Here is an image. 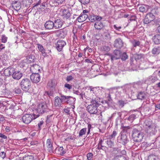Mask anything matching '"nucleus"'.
Returning <instances> with one entry per match:
<instances>
[{
  "label": "nucleus",
  "instance_id": "864d4df0",
  "mask_svg": "<svg viewBox=\"0 0 160 160\" xmlns=\"http://www.w3.org/2000/svg\"><path fill=\"white\" fill-rule=\"evenodd\" d=\"M14 92L16 93L17 94H20L21 92V90L19 88H15L14 90Z\"/></svg>",
  "mask_w": 160,
  "mask_h": 160
},
{
  "label": "nucleus",
  "instance_id": "680f3d73",
  "mask_svg": "<svg viewBox=\"0 0 160 160\" xmlns=\"http://www.w3.org/2000/svg\"><path fill=\"white\" fill-rule=\"evenodd\" d=\"M103 50L106 52H108L110 50V48L107 46H104L102 48Z\"/></svg>",
  "mask_w": 160,
  "mask_h": 160
},
{
  "label": "nucleus",
  "instance_id": "a211bd4d",
  "mask_svg": "<svg viewBox=\"0 0 160 160\" xmlns=\"http://www.w3.org/2000/svg\"><path fill=\"white\" fill-rule=\"evenodd\" d=\"M15 68H12L8 67L5 69L4 71V74L6 76L9 77L12 75L14 71Z\"/></svg>",
  "mask_w": 160,
  "mask_h": 160
},
{
  "label": "nucleus",
  "instance_id": "a18cd8bd",
  "mask_svg": "<svg viewBox=\"0 0 160 160\" xmlns=\"http://www.w3.org/2000/svg\"><path fill=\"white\" fill-rule=\"evenodd\" d=\"M53 114H52L50 115H48L47 117V119L46 120V122L47 124L50 123L52 121L51 118Z\"/></svg>",
  "mask_w": 160,
  "mask_h": 160
},
{
  "label": "nucleus",
  "instance_id": "2f4dec72",
  "mask_svg": "<svg viewBox=\"0 0 160 160\" xmlns=\"http://www.w3.org/2000/svg\"><path fill=\"white\" fill-rule=\"evenodd\" d=\"M158 78L156 76H149L148 78V81L150 83H154L157 80Z\"/></svg>",
  "mask_w": 160,
  "mask_h": 160
},
{
  "label": "nucleus",
  "instance_id": "58836bf2",
  "mask_svg": "<svg viewBox=\"0 0 160 160\" xmlns=\"http://www.w3.org/2000/svg\"><path fill=\"white\" fill-rule=\"evenodd\" d=\"M58 151L59 152L58 154L62 156L66 152V151L64 150L62 147H60L58 148Z\"/></svg>",
  "mask_w": 160,
  "mask_h": 160
},
{
  "label": "nucleus",
  "instance_id": "774afa93",
  "mask_svg": "<svg viewBox=\"0 0 160 160\" xmlns=\"http://www.w3.org/2000/svg\"><path fill=\"white\" fill-rule=\"evenodd\" d=\"M43 123V121L42 120L40 121V122L38 124V127L39 129H41V126Z\"/></svg>",
  "mask_w": 160,
  "mask_h": 160
},
{
  "label": "nucleus",
  "instance_id": "9d476101",
  "mask_svg": "<svg viewBox=\"0 0 160 160\" xmlns=\"http://www.w3.org/2000/svg\"><path fill=\"white\" fill-rule=\"evenodd\" d=\"M23 122L26 124L30 123L32 120L33 117L32 115L26 114L23 115L22 118Z\"/></svg>",
  "mask_w": 160,
  "mask_h": 160
},
{
  "label": "nucleus",
  "instance_id": "c85d7f7f",
  "mask_svg": "<svg viewBox=\"0 0 160 160\" xmlns=\"http://www.w3.org/2000/svg\"><path fill=\"white\" fill-rule=\"evenodd\" d=\"M37 45L38 50L42 54V55H46L45 50L44 49L43 46L41 44L39 43H38Z\"/></svg>",
  "mask_w": 160,
  "mask_h": 160
},
{
  "label": "nucleus",
  "instance_id": "f3484780",
  "mask_svg": "<svg viewBox=\"0 0 160 160\" xmlns=\"http://www.w3.org/2000/svg\"><path fill=\"white\" fill-rule=\"evenodd\" d=\"M46 145L48 148V151L50 153H53V148L52 143L51 142L50 139H48L47 140Z\"/></svg>",
  "mask_w": 160,
  "mask_h": 160
},
{
  "label": "nucleus",
  "instance_id": "338daca9",
  "mask_svg": "<svg viewBox=\"0 0 160 160\" xmlns=\"http://www.w3.org/2000/svg\"><path fill=\"white\" fill-rule=\"evenodd\" d=\"M6 157V153L4 152H0V157L3 159Z\"/></svg>",
  "mask_w": 160,
  "mask_h": 160
},
{
  "label": "nucleus",
  "instance_id": "0e129e2a",
  "mask_svg": "<svg viewBox=\"0 0 160 160\" xmlns=\"http://www.w3.org/2000/svg\"><path fill=\"white\" fill-rule=\"evenodd\" d=\"M104 36L105 39H109L111 38L110 34L108 32L105 33H104Z\"/></svg>",
  "mask_w": 160,
  "mask_h": 160
},
{
  "label": "nucleus",
  "instance_id": "39448f33",
  "mask_svg": "<svg viewBox=\"0 0 160 160\" xmlns=\"http://www.w3.org/2000/svg\"><path fill=\"white\" fill-rule=\"evenodd\" d=\"M114 151L116 155L113 160H127L124 156L119 154L121 153V151L119 148L115 149Z\"/></svg>",
  "mask_w": 160,
  "mask_h": 160
},
{
  "label": "nucleus",
  "instance_id": "6e6d98bb",
  "mask_svg": "<svg viewBox=\"0 0 160 160\" xmlns=\"http://www.w3.org/2000/svg\"><path fill=\"white\" fill-rule=\"evenodd\" d=\"M117 134V132L116 131H113L112 134L110 135L109 138L110 139L114 138Z\"/></svg>",
  "mask_w": 160,
  "mask_h": 160
},
{
  "label": "nucleus",
  "instance_id": "9b49d317",
  "mask_svg": "<svg viewBox=\"0 0 160 160\" xmlns=\"http://www.w3.org/2000/svg\"><path fill=\"white\" fill-rule=\"evenodd\" d=\"M118 141L122 144L125 145L128 142L126 135L125 134H122L121 136L118 137Z\"/></svg>",
  "mask_w": 160,
  "mask_h": 160
},
{
  "label": "nucleus",
  "instance_id": "ddd939ff",
  "mask_svg": "<svg viewBox=\"0 0 160 160\" xmlns=\"http://www.w3.org/2000/svg\"><path fill=\"white\" fill-rule=\"evenodd\" d=\"M64 102L70 105L73 104L75 103L76 99L71 96L64 95Z\"/></svg>",
  "mask_w": 160,
  "mask_h": 160
},
{
  "label": "nucleus",
  "instance_id": "09e8293b",
  "mask_svg": "<svg viewBox=\"0 0 160 160\" xmlns=\"http://www.w3.org/2000/svg\"><path fill=\"white\" fill-rule=\"evenodd\" d=\"M148 160H158V158L155 155H150L148 157Z\"/></svg>",
  "mask_w": 160,
  "mask_h": 160
},
{
  "label": "nucleus",
  "instance_id": "6ab92c4d",
  "mask_svg": "<svg viewBox=\"0 0 160 160\" xmlns=\"http://www.w3.org/2000/svg\"><path fill=\"white\" fill-rule=\"evenodd\" d=\"M12 7L14 10L18 11L21 8V4L20 2L18 1H14L12 2Z\"/></svg>",
  "mask_w": 160,
  "mask_h": 160
},
{
  "label": "nucleus",
  "instance_id": "052dcab7",
  "mask_svg": "<svg viewBox=\"0 0 160 160\" xmlns=\"http://www.w3.org/2000/svg\"><path fill=\"white\" fill-rule=\"evenodd\" d=\"M93 155L91 153H88L87 155L88 160H91L92 158Z\"/></svg>",
  "mask_w": 160,
  "mask_h": 160
},
{
  "label": "nucleus",
  "instance_id": "423d86ee",
  "mask_svg": "<svg viewBox=\"0 0 160 160\" xmlns=\"http://www.w3.org/2000/svg\"><path fill=\"white\" fill-rule=\"evenodd\" d=\"M60 95V97L57 96L54 99V105L55 106L60 107L61 104L64 102V95L62 94L61 93H59Z\"/></svg>",
  "mask_w": 160,
  "mask_h": 160
},
{
  "label": "nucleus",
  "instance_id": "72a5a7b5",
  "mask_svg": "<svg viewBox=\"0 0 160 160\" xmlns=\"http://www.w3.org/2000/svg\"><path fill=\"white\" fill-rule=\"evenodd\" d=\"M32 1V0H22L23 5L27 7L31 4Z\"/></svg>",
  "mask_w": 160,
  "mask_h": 160
},
{
  "label": "nucleus",
  "instance_id": "69168bd1",
  "mask_svg": "<svg viewBox=\"0 0 160 160\" xmlns=\"http://www.w3.org/2000/svg\"><path fill=\"white\" fill-rule=\"evenodd\" d=\"M64 87L69 90H70L72 88V86L71 85L67 83L65 84Z\"/></svg>",
  "mask_w": 160,
  "mask_h": 160
},
{
  "label": "nucleus",
  "instance_id": "473e14b6",
  "mask_svg": "<svg viewBox=\"0 0 160 160\" xmlns=\"http://www.w3.org/2000/svg\"><path fill=\"white\" fill-rule=\"evenodd\" d=\"M152 52L153 54H158L160 53V47H154L152 49Z\"/></svg>",
  "mask_w": 160,
  "mask_h": 160
},
{
  "label": "nucleus",
  "instance_id": "7ed1b4c3",
  "mask_svg": "<svg viewBox=\"0 0 160 160\" xmlns=\"http://www.w3.org/2000/svg\"><path fill=\"white\" fill-rule=\"evenodd\" d=\"M31 82L28 78L23 79L20 83L22 89L25 92H28L31 88Z\"/></svg>",
  "mask_w": 160,
  "mask_h": 160
},
{
  "label": "nucleus",
  "instance_id": "f03ea898",
  "mask_svg": "<svg viewBox=\"0 0 160 160\" xmlns=\"http://www.w3.org/2000/svg\"><path fill=\"white\" fill-rule=\"evenodd\" d=\"M143 136L141 132L137 129L134 128L132 131V137L136 142H140L143 139Z\"/></svg>",
  "mask_w": 160,
  "mask_h": 160
},
{
  "label": "nucleus",
  "instance_id": "2eb2a0df",
  "mask_svg": "<svg viewBox=\"0 0 160 160\" xmlns=\"http://www.w3.org/2000/svg\"><path fill=\"white\" fill-rule=\"evenodd\" d=\"M94 27L97 30H101L104 28L105 24L101 21L96 22L94 24Z\"/></svg>",
  "mask_w": 160,
  "mask_h": 160
},
{
  "label": "nucleus",
  "instance_id": "f704fd0d",
  "mask_svg": "<svg viewBox=\"0 0 160 160\" xmlns=\"http://www.w3.org/2000/svg\"><path fill=\"white\" fill-rule=\"evenodd\" d=\"M154 129V126L153 125L148 127H145V130L146 132L147 133H151Z\"/></svg>",
  "mask_w": 160,
  "mask_h": 160
},
{
  "label": "nucleus",
  "instance_id": "bf43d9fd",
  "mask_svg": "<svg viewBox=\"0 0 160 160\" xmlns=\"http://www.w3.org/2000/svg\"><path fill=\"white\" fill-rule=\"evenodd\" d=\"M145 127H148V126H150L152 125V123L150 121H146L145 122Z\"/></svg>",
  "mask_w": 160,
  "mask_h": 160
},
{
  "label": "nucleus",
  "instance_id": "4468645a",
  "mask_svg": "<svg viewBox=\"0 0 160 160\" xmlns=\"http://www.w3.org/2000/svg\"><path fill=\"white\" fill-rule=\"evenodd\" d=\"M22 76V73L20 71L16 70L15 69L14 71L12 74V76L13 78L16 80L20 79Z\"/></svg>",
  "mask_w": 160,
  "mask_h": 160
},
{
  "label": "nucleus",
  "instance_id": "5701e85b",
  "mask_svg": "<svg viewBox=\"0 0 160 160\" xmlns=\"http://www.w3.org/2000/svg\"><path fill=\"white\" fill-rule=\"evenodd\" d=\"M130 42L133 48L136 47L138 46L141 47L142 46L141 44V42L138 40L133 39L130 40Z\"/></svg>",
  "mask_w": 160,
  "mask_h": 160
},
{
  "label": "nucleus",
  "instance_id": "c756f323",
  "mask_svg": "<svg viewBox=\"0 0 160 160\" xmlns=\"http://www.w3.org/2000/svg\"><path fill=\"white\" fill-rule=\"evenodd\" d=\"M154 42L156 44L160 43V35L156 34L152 38Z\"/></svg>",
  "mask_w": 160,
  "mask_h": 160
},
{
  "label": "nucleus",
  "instance_id": "37998d69",
  "mask_svg": "<svg viewBox=\"0 0 160 160\" xmlns=\"http://www.w3.org/2000/svg\"><path fill=\"white\" fill-rule=\"evenodd\" d=\"M107 144V141L106 139H100L99 142V144L100 146H105V144Z\"/></svg>",
  "mask_w": 160,
  "mask_h": 160
},
{
  "label": "nucleus",
  "instance_id": "20e7f679",
  "mask_svg": "<svg viewBox=\"0 0 160 160\" xmlns=\"http://www.w3.org/2000/svg\"><path fill=\"white\" fill-rule=\"evenodd\" d=\"M48 105L44 102L39 103L37 108V112L39 114H42L48 111Z\"/></svg>",
  "mask_w": 160,
  "mask_h": 160
},
{
  "label": "nucleus",
  "instance_id": "b1692460",
  "mask_svg": "<svg viewBox=\"0 0 160 160\" xmlns=\"http://www.w3.org/2000/svg\"><path fill=\"white\" fill-rule=\"evenodd\" d=\"M56 33L58 36L61 38H64L66 35L65 31L63 29H60L57 31Z\"/></svg>",
  "mask_w": 160,
  "mask_h": 160
},
{
  "label": "nucleus",
  "instance_id": "5fc2aeb1",
  "mask_svg": "<svg viewBox=\"0 0 160 160\" xmlns=\"http://www.w3.org/2000/svg\"><path fill=\"white\" fill-rule=\"evenodd\" d=\"M89 19L92 22H94L95 21V15L91 16L89 17Z\"/></svg>",
  "mask_w": 160,
  "mask_h": 160
},
{
  "label": "nucleus",
  "instance_id": "c03bdc74",
  "mask_svg": "<svg viewBox=\"0 0 160 160\" xmlns=\"http://www.w3.org/2000/svg\"><path fill=\"white\" fill-rule=\"evenodd\" d=\"M130 128L129 126H124L122 123V124L121 128L124 132H127L128 131V130Z\"/></svg>",
  "mask_w": 160,
  "mask_h": 160
},
{
  "label": "nucleus",
  "instance_id": "603ef678",
  "mask_svg": "<svg viewBox=\"0 0 160 160\" xmlns=\"http://www.w3.org/2000/svg\"><path fill=\"white\" fill-rule=\"evenodd\" d=\"M8 38L5 35H2V37L1 41L2 42L5 43L7 42Z\"/></svg>",
  "mask_w": 160,
  "mask_h": 160
},
{
  "label": "nucleus",
  "instance_id": "393cba45",
  "mask_svg": "<svg viewBox=\"0 0 160 160\" xmlns=\"http://www.w3.org/2000/svg\"><path fill=\"white\" fill-rule=\"evenodd\" d=\"M88 17V16L87 14H81L77 18V20L78 22H82L85 21Z\"/></svg>",
  "mask_w": 160,
  "mask_h": 160
},
{
  "label": "nucleus",
  "instance_id": "0eeeda50",
  "mask_svg": "<svg viewBox=\"0 0 160 160\" xmlns=\"http://www.w3.org/2000/svg\"><path fill=\"white\" fill-rule=\"evenodd\" d=\"M155 19V16L151 12L147 13L143 20V22L146 24L149 23Z\"/></svg>",
  "mask_w": 160,
  "mask_h": 160
},
{
  "label": "nucleus",
  "instance_id": "a19ab883",
  "mask_svg": "<svg viewBox=\"0 0 160 160\" xmlns=\"http://www.w3.org/2000/svg\"><path fill=\"white\" fill-rule=\"evenodd\" d=\"M127 102L126 101L120 100L118 101V104L119 106L121 108H122L125 104H126Z\"/></svg>",
  "mask_w": 160,
  "mask_h": 160
},
{
  "label": "nucleus",
  "instance_id": "8fccbe9b",
  "mask_svg": "<svg viewBox=\"0 0 160 160\" xmlns=\"http://www.w3.org/2000/svg\"><path fill=\"white\" fill-rule=\"evenodd\" d=\"M82 4L86 5L90 2V0H78Z\"/></svg>",
  "mask_w": 160,
  "mask_h": 160
},
{
  "label": "nucleus",
  "instance_id": "de8ad7c7",
  "mask_svg": "<svg viewBox=\"0 0 160 160\" xmlns=\"http://www.w3.org/2000/svg\"><path fill=\"white\" fill-rule=\"evenodd\" d=\"M53 3H55L56 5L62 3L64 0H52Z\"/></svg>",
  "mask_w": 160,
  "mask_h": 160
},
{
  "label": "nucleus",
  "instance_id": "bb28decb",
  "mask_svg": "<svg viewBox=\"0 0 160 160\" xmlns=\"http://www.w3.org/2000/svg\"><path fill=\"white\" fill-rule=\"evenodd\" d=\"M136 118V115L134 114H132L127 118L125 119V122H127L129 124H131Z\"/></svg>",
  "mask_w": 160,
  "mask_h": 160
},
{
  "label": "nucleus",
  "instance_id": "7c9ffc66",
  "mask_svg": "<svg viewBox=\"0 0 160 160\" xmlns=\"http://www.w3.org/2000/svg\"><path fill=\"white\" fill-rule=\"evenodd\" d=\"M73 93L78 95L80 97V98L83 99V96H85V93L83 92H80L78 90H73Z\"/></svg>",
  "mask_w": 160,
  "mask_h": 160
},
{
  "label": "nucleus",
  "instance_id": "aec40b11",
  "mask_svg": "<svg viewBox=\"0 0 160 160\" xmlns=\"http://www.w3.org/2000/svg\"><path fill=\"white\" fill-rule=\"evenodd\" d=\"M44 26L45 28L47 29H52L54 28L53 22L51 20L47 21L45 22Z\"/></svg>",
  "mask_w": 160,
  "mask_h": 160
},
{
  "label": "nucleus",
  "instance_id": "3c124183",
  "mask_svg": "<svg viewBox=\"0 0 160 160\" xmlns=\"http://www.w3.org/2000/svg\"><path fill=\"white\" fill-rule=\"evenodd\" d=\"M55 85V83L53 80H51L48 83V86L50 88H52Z\"/></svg>",
  "mask_w": 160,
  "mask_h": 160
},
{
  "label": "nucleus",
  "instance_id": "ea45409f",
  "mask_svg": "<svg viewBox=\"0 0 160 160\" xmlns=\"http://www.w3.org/2000/svg\"><path fill=\"white\" fill-rule=\"evenodd\" d=\"M53 92L52 90L48 91L45 92L44 94V96H48L49 97L53 96Z\"/></svg>",
  "mask_w": 160,
  "mask_h": 160
},
{
  "label": "nucleus",
  "instance_id": "49530a36",
  "mask_svg": "<svg viewBox=\"0 0 160 160\" xmlns=\"http://www.w3.org/2000/svg\"><path fill=\"white\" fill-rule=\"evenodd\" d=\"M128 56L126 53L124 52L123 53H122L121 56V59L123 61L125 60L127 58Z\"/></svg>",
  "mask_w": 160,
  "mask_h": 160
},
{
  "label": "nucleus",
  "instance_id": "cd10ccee",
  "mask_svg": "<svg viewBox=\"0 0 160 160\" xmlns=\"http://www.w3.org/2000/svg\"><path fill=\"white\" fill-rule=\"evenodd\" d=\"M62 17L63 19H67L70 17V13L68 11L64 9L62 11Z\"/></svg>",
  "mask_w": 160,
  "mask_h": 160
},
{
  "label": "nucleus",
  "instance_id": "a878e982",
  "mask_svg": "<svg viewBox=\"0 0 160 160\" xmlns=\"http://www.w3.org/2000/svg\"><path fill=\"white\" fill-rule=\"evenodd\" d=\"M149 8V6L148 5H143L140 6L139 8V11L142 12H146Z\"/></svg>",
  "mask_w": 160,
  "mask_h": 160
},
{
  "label": "nucleus",
  "instance_id": "1a4fd4ad",
  "mask_svg": "<svg viewBox=\"0 0 160 160\" xmlns=\"http://www.w3.org/2000/svg\"><path fill=\"white\" fill-rule=\"evenodd\" d=\"M111 58L112 60L120 58L122 55V52L120 50H115L113 52V55L108 54Z\"/></svg>",
  "mask_w": 160,
  "mask_h": 160
},
{
  "label": "nucleus",
  "instance_id": "4c0bfd02",
  "mask_svg": "<svg viewBox=\"0 0 160 160\" xmlns=\"http://www.w3.org/2000/svg\"><path fill=\"white\" fill-rule=\"evenodd\" d=\"M145 98V94L142 92H140L138 94V98L142 100Z\"/></svg>",
  "mask_w": 160,
  "mask_h": 160
},
{
  "label": "nucleus",
  "instance_id": "f257e3e1",
  "mask_svg": "<svg viewBox=\"0 0 160 160\" xmlns=\"http://www.w3.org/2000/svg\"><path fill=\"white\" fill-rule=\"evenodd\" d=\"M91 104L87 107L88 112L91 114H97V108L99 106L98 99L96 96H93L90 98Z\"/></svg>",
  "mask_w": 160,
  "mask_h": 160
},
{
  "label": "nucleus",
  "instance_id": "e2e57ef3",
  "mask_svg": "<svg viewBox=\"0 0 160 160\" xmlns=\"http://www.w3.org/2000/svg\"><path fill=\"white\" fill-rule=\"evenodd\" d=\"M73 79V78L71 75H69L66 78V80L68 82H69L72 80Z\"/></svg>",
  "mask_w": 160,
  "mask_h": 160
},
{
  "label": "nucleus",
  "instance_id": "13d9d810",
  "mask_svg": "<svg viewBox=\"0 0 160 160\" xmlns=\"http://www.w3.org/2000/svg\"><path fill=\"white\" fill-rule=\"evenodd\" d=\"M142 54H136L135 56V60L139 59L142 57Z\"/></svg>",
  "mask_w": 160,
  "mask_h": 160
},
{
  "label": "nucleus",
  "instance_id": "c9c22d12",
  "mask_svg": "<svg viewBox=\"0 0 160 160\" xmlns=\"http://www.w3.org/2000/svg\"><path fill=\"white\" fill-rule=\"evenodd\" d=\"M118 117L116 119V124L117 125L118 124H119L120 123H121V114L120 112L118 113Z\"/></svg>",
  "mask_w": 160,
  "mask_h": 160
},
{
  "label": "nucleus",
  "instance_id": "79ce46f5",
  "mask_svg": "<svg viewBox=\"0 0 160 160\" xmlns=\"http://www.w3.org/2000/svg\"><path fill=\"white\" fill-rule=\"evenodd\" d=\"M106 141L107 144L109 147L111 148L114 146V142L111 140L106 139Z\"/></svg>",
  "mask_w": 160,
  "mask_h": 160
},
{
  "label": "nucleus",
  "instance_id": "e433bc0d",
  "mask_svg": "<svg viewBox=\"0 0 160 160\" xmlns=\"http://www.w3.org/2000/svg\"><path fill=\"white\" fill-rule=\"evenodd\" d=\"M86 130L87 128H84L81 129L79 133L78 136L81 137L82 135H85L86 134Z\"/></svg>",
  "mask_w": 160,
  "mask_h": 160
},
{
  "label": "nucleus",
  "instance_id": "f8f14e48",
  "mask_svg": "<svg viewBox=\"0 0 160 160\" xmlns=\"http://www.w3.org/2000/svg\"><path fill=\"white\" fill-rule=\"evenodd\" d=\"M30 79L33 82L37 83L40 81V77L38 74L32 73L30 76Z\"/></svg>",
  "mask_w": 160,
  "mask_h": 160
},
{
  "label": "nucleus",
  "instance_id": "6e6552de",
  "mask_svg": "<svg viewBox=\"0 0 160 160\" xmlns=\"http://www.w3.org/2000/svg\"><path fill=\"white\" fill-rule=\"evenodd\" d=\"M66 45V42L65 41L62 40H59L56 43L55 47L58 51L60 52Z\"/></svg>",
  "mask_w": 160,
  "mask_h": 160
},
{
  "label": "nucleus",
  "instance_id": "dca6fc26",
  "mask_svg": "<svg viewBox=\"0 0 160 160\" xmlns=\"http://www.w3.org/2000/svg\"><path fill=\"white\" fill-rule=\"evenodd\" d=\"M114 46L115 47L118 48H120L123 46V42L122 40L120 38L116 39L114 42Z\"/></svg>",
  "mask_w": 160,
  "mask_h": 160
},
{
  "label": "nucleus",
  "instance_id": "4be33fe9",
  "mask_svg": "<svg viewBox=\"0 0 160 160\" xmlns=\"http://www.w3.org/2000/svg\"><path fill=\"white\" fill-rule=\"evenodd\" d=\"M30 70L32 73L38 74L40 70V67L37 64L34 65L31 67Z\"/></svg>",
  "mask_w": 160,
  "mask_h": 160
},
{
  "label": "nucleus",
  "instance_id": "412c9836",
  "mask_svg": "<svg viewBox=\"0 0 160 160\" xmlns=\"http://www.w3.org/2000/svg\"><path fill=\"white\" fill-rule=\"evenodd\" d=\"M53 22L54 28L56 29L60 28L62 27L63 24L62 21L59 19L56 20Z\"/></svg>",
  "mask_w": 160,
  "mask_h": 160
},
{
  "label": "nucleus",
  "instance_id": "4d7b16f0",
  "mask_svg": "<svg viewBox=\"0 0 160 160\" xmlns=\"http://www.w3.org/2000/svg\"><path fill=\"white\" fill-rule=\"evenodd\" d=\"M102 18L101 17H100L98 15H95V21H97V22H100L102 20Z\"/></svg>",
  "mask_w": 160,
  "mask_h": 160
}]
</instances>
